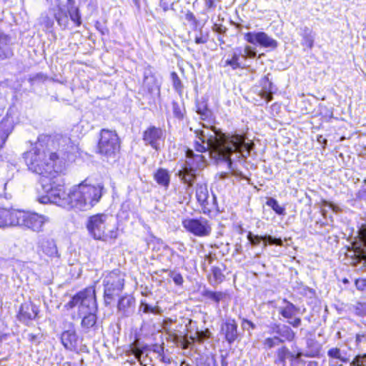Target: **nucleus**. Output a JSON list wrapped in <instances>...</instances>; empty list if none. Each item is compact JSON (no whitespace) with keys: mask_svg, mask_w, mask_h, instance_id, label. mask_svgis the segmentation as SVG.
Returning <instances> with one entry per match:
<instances>
[{"mask_svg":"<svg viewBox=\"0 0 366 366\" xmlns=\"http://www.w3.org/2000/svg\"><path fill=\"white\" fill-rule=\"evenodd\" d=\"M194 149L197 152H209L217 162H222L232 169V161L247 159L254 149V144L246 142L243 134L217 133L214 130L197 132Z\"/></svg>","mask_w":366,"mask_h":366,"instance_id":"nucleus-1","label":"nucleus"},{"mask_svg":"<svg viewBox=\"0 0 366 366\" xmlns=\"http://www.w3.org/2000/svg\"><path fill=\"white\" fill-rule=\"evenodd\" d=\"M63 178H57L50 185L43 183V190L46 195L39 197L38 201L41 204L49 202L58 206L86 211L97 204L102 196L103 186L91 184L84 180L79 184L73 186L66 192Z\"/></svg>","mask_w":366,"mask_h":366,"instance_id":"nucleus-2","label":"nucleus"},{"mask_svg":"<svg viewBox=\"0 0 366 366\" xmlns=\"http://www.w3.org/2000/svg\"><path fill=\"white\" fill-rule=\"evenodd\" d=\"M54 144L51 137L41 134L38 137L34 148L24 153V159L29 169L41 176L43 183L50 185L57 178H62L60 174L63 171V165L55 152L49 148Z\"/></svg>","mask_w":366,"mask_h":366,"instance_id":"nucleus-3","label":"nucleus"},{"mask_svg":"<svg viewBox=\"0 0 366 366\" xmlns=\"http://www.w3.org/2000/svg\"><path fill=\"white\" fill-rule=\"evenodd\" d=\"M76 306L79 307V315L83 316L81 326L86 330L94 327L97 322V305L93 287L80 291L66 304V307L69 308Z\"/></svg>","mask_w":366,"mask_h":366,"instance_id":"nucleus-4","label":"nucleus"},{"mask_svg":"<svg viewBox=\"0 0 366 366\" xmlns=\"http://www.w3.org/2000/svg\"><path fill=\"white\" fill-rule=\"evenodd\" d=\"M86 228L94 239L107 241L118 237V228L114 224V217L107 214L101 213L89 217Z\"/></svg>","mask_w":366,"mask_h":366,"instance_id":"nucleus-5","label":"nucleus"},{"mask_svg":"<svg viewBox=\"0 0 366 366\" xmlns=\"http://www.w3.org/2000/svg\"><path fill=\"white\" fill-rule=\"evenodd\" d=\"M345 256L350 265L357 267L361 264L360 269L366 271V224H362L354 237L351 247H348Z\"/></svg>","mask_w":366,"mask_h":366,"instance_id":"nucleus-6","label":"nucleus"},{"mask_svg":"<svg viewBox=\"0 0 366 366\" xmlns=\"http://www.w3.org/2000/svg\"><path fill=\"white\" fill-rule=\"evenodd\" d=\"M15 227L29 229L34 232H40L46 223L49 222V217L37 212L16 209Z\"/></svg>","mask_w":366,"mask_h":366,"instance_id":"nucleus-7","label":"nucleus"},{"mask_svg":"<svg viewBox=\"0 0 366 366\" xmlns=\"http://www.w3.org/2000/svg\"><path fill=\"white\" fill-rule=\"evenodd\" d=\"M102 284L104 304L109 305L122 291L124 285V274L118 269L109 272L104 275Z\"/></svg>","mask_w":366,"mask_h":366,"instance_id":"nucleus-8","label":"nucleus"},{"mask_svg":"<svg viewBox=\"0 0 366 366\" xmlns=\"http://www.w3.org/2000/svg\"><path fill=\"white\" fill-rule=\"evenodd\" d=\"M120 141L115 131L102 129L98 143V149L100 154L112 157L119 151Z\"/></svg>","mask_w":366,"mask_h":366,"instance_id":"nucleus-9","label":"nucleus"},{"mask_svg":"<svg viewBox=\"0 0 366 366\" xmlns=\"http://www.w3.org/2000/svg\"><path fill=\"white\" fill-rule=\"evenodd\" d=\"M182 227L188 232L197 237H207L212 232L211 224L207 219L186 218L182 220Z\"/></svg>","mask_w":366,"mask_h":366,"instance_id":"nucleus-10","label":"nucleus"},{"mask_svg":"<svg viewBox=\"0 0 366 366\" xmlns=\"http://www.w3.org/2000/svg\"><path fill=\"white\" fill-rule=\"evenodd\" d=\"M244 39L251 44H257L262 47L271 49H275L278 46L277 41L264 31L245 33Z\"/></svg>","mask_w":366,"mask_h":366,"instance_id":"nucleus-11","label":"nucleus"},{"mask_svg":"<svg viewBox=\"0 0 366 366\" xmlns=\"http://www.w3.org/2000/svg\"><path fill=\"white\" fill-rule=\"evenodd\" d=\"M16 209L0 206V228L15 227Z\"/></svg>","mask_w":366,"mask_h":366,"instance_id":"nucleus-12","label":"nucleus"},{"mask_svg":"<svg viewBox=\"0 0 366 366\" xmlns=\"http://www.w3.org/2000/svg\"><path fill=\"white\" fill-rule=\"evenodd\" d=\"M37 251L39 254L41 253L50 257H57L58 251L55 242L52 239L43 237L38 242Z\"/></svg>","mask_w":366,"mask_h":366,"instance_id":"nucleus-13","label":"nucleus"},{"mask_svg":"<svg viewBox=\"0 0 366 366\" xmlns=\"http://www.w3.org/2000/svg\"><path fill=\"white\" fill-rule=\"evenodd\" d=\"M187 161L185 165L189 169H202L206 165L205 157L202 154H194L193 150L187 149L186 152Z\"/></svg>","mask_w":366,"mask_h":366,"instance_id":"nucleus-14","label":"nucleus"},{"mask_svg":"<svg viewBox=\"0 0 366 366\" xmlns=\"http://www.w3.org/2000/svg\"><path fill=\"white\" fill-rule=\"evenodd\" d=\"M221 332L224 335L225 340L229 343H233L238 337L237 324L233 319H227L221 327Z\"/></svg>","mask_w":366,"mask_h":366,"instance_id":"nucleus-15","label":"nucleus"},{"mask_svg":"<svg viewBox=\"0 0 366 366\" xmlns=\"http://www.w3.org/2000/svg\"><path fill=\"white\" fill-rule=\"evenodd\" d=\"M162 131L159 128L151 127L144 133V141L150 144L155 149H158V142L162 139Z\"/></svg>","mask_w":366,"mask_h":366,"instance_id":"nucleus-16","label":"nucleus"},{"mask_svg":"<svg viewBox=\"0 0 366 366\" xmlns=\"http://www.w3.org/2000/svg\"><path fill=\"white\" fill-rule=\"evenodd\" d=\"M135 300L133 297L126 295L120 298L117 308L123 317H129L134 311Z\"/></svg>","mask_w":366,"mask_h":366,"instance_id":"nucleus-17","label":"nucleus"},{"mask_svg":"<svg viewBox=\"0 0 366 366\" xmlns=\"http://www.w3.org/2000/svg\"><path fill=\"white\" fill-rule=\"evenodd\" d=\"M38 312L39 310L36 305L27 303L23 304L19 310V319L20 321L26 323L29 320L35 319Z\"/></svg>","mask_w":366,"mask_h":366,"instance_id":"nucleus-18","label":"nucleus"},{"mask_svg":"<svg viewBox=\"0 0 366 366\" xmlns=\"http://www.w3.org/2000/svg\"><path fill=\"white\" fill-rule=\"evenodd\" d=\"M178 176L181 180L187 185L186 189L187 193L191 194L192 187L197 177L196 170L189 169L187 168V166L185 165L182 169L179 171Z\"/></svg>","mask_w":366,"mask_h":366,"instance_id":"nucleus-19","label":"nucleus"},{"mask_svg":"<svg viewBox=\"0 0 366 366\" xmlns=\"http://www.w3.org/2000/svg\"><path fill=\"white\" fill-rule=\"evenodd\" d=\"M64 347L69 350H74L77 347L78 337L74 330L64 331L61 336Z\"/></svg>","mask_w":366,"mask_h":366,"instance_id":"nucleus-20","label":"nucleus"},{"mask_svg":"<svg viewBox=\"0 0 366 366\" xmlns=\"http://www.w3.org/2000/svg\"><path fill=\"white\" fill-rule=\"evenodd\" d=\"M272 332L278 335L281 339L292 341L295 336V333L292 330V329L285 325H274L272 327Z\"/></svg>","mask_w":366,"mask_h":366,"instance_id":"nucleus-21","label":"nucleus"},{"mask_svg":"<svg viewBox=\"0 0 366 366\" xmlns=\"http://www.w3.org/2000/svg\"><path fill=\"white\" fill-rule=\"evenodd\" d=\"M9 44L10 37L6 34L0 32V60L9 58L12 55Z\"/></svg>","mask_w":366,"mask_h":366,"instance_id":"nucleus-22","label":"nucleus"},{"mask_svg":"<svg viewBox=\"0 0 366 366\" xmlns=\"http://www.w3.org/2000/svg\"><path fill=\"white\" fill-rule=\"evenodd\" d=\"M12 129V121L9 118L4 119L0 124V149L3 147Z\"/></svg>","mask_w":366,"mask_h":366,"instance_id":"nucleus-23","label":"nucleus"},{"mask_svg":"<svg viewBox=\"0 0 366 366\" xmlns=\"http://www.w3.org/2000/svg\"><path fill=\"white\" fill-rule=\"evenodd\" d=\"M242 49L240 47L235 48L233 50L232 56L230 59H227L224 62V66H230L232 69H237L241 68L242 65L239 61Z\"/></svg>","mask_w":366,"mask_h":366,"instance_id":"nucleus-24","label":"nucleus"},{"mask_svg":"<svg viewBox=\"0 0 366 366\" xmlns=\"http://www.w3.org/2000/svg\"><path fill=\"white\" fill-rule=\"evenodd\" d=\"M300 35L302 38V44L309 49H312L314 45L315 36L312 30L307 26L300 28Z\"/></svg>","mask_w":366,"mask_h":366,"instance_id":"nucleus-25","label":"nucleus"},{"mask_svg":"<svg viewBox=\"0 0 366 366\" xmlns=\"http://www.w3.org/2000/svg\"><path fill=\"white\" fill-rule=\"evenodd\" d=\"M196 197L198 202L202 205L208 204L207 199L209 197V191L206 184L198 183L196 187Z\"/></svg>","mask_w":366,"mask_h":366,"instance_id":"nucleus-26","label":"nucleus"},{"mask_svg":"<svg viewBox=\"0 0 366 366\" xmlns=\"http://www.w3.org/2000/svg\"><path fill=\"white\" fill-rule=\"evenodd\" d=\"M143 86L146 87L150 93L156 90L159 91L156 78L152 74L150 71H144Z\"/></svg>","mask_w":366,"mask_h":366,"instance_id":"nucleus-27","label":"nucleus"},{"mask_svg":"<svg viewBox=\"0 0 366 366\" xmlns=\"http://www.w3.org/2000/svg\"><path fill=\"white\" fill-rule=\"evenodd\" d=\"M164 250L168 253L167 259L172 264L180 266L184 264L185 258L179 254L174 249L169 246H165Z\"/></svg>","mask_w":366,"mask_h":366,"instance_id":"nucleus-28","label":"nucleus"},{"mask_svg":"<svg viewBox=\"0 0 366 366\" xmlns=\"http://www.w3.org/2000/svg\"><path fill=\"white\" fill-rule=\"evenodd\" d=\"M279 312L285 318L291 319L297 315L298 309L292 303L284 300V305L279 307Z\"/></svg>","mask_w":366,"mask_h":366,"instance_id":"nucleus-29","label":"nucleus"},{"mask_svg":"<svg viewBox=\"0 0 366 366\" xmlns=\"http://www.w3.org/2000/svg\"><path fill=\"white\" fill-rule=\"evenodd\" d=\"M67 11L70 19L74 21L77 26H79L81 24V16L79 9L74 6V0L67 1Z\"/></svg>","mask_w":366,"mask_h":366,"instance_id":"nucleus-30","label":"nucleus"},{"mask_svg":"<svg viewBox=\"0 0 366 366\" xmlns=\"http://www.w3.org/2000/svg\"><path fill=\"white\" fill-rule=\"evenodd\" d=\"M148 346L144 345L142 347H139L137 345H134L132 348V352L135 356L136 359L142 365H147V354L144 356L145 352L148 350Z\"/></svg>","mask_w":366,"mask_h":366,"instance_id":"nucleus-31","label":"nucleus"},{"mask_svg":"<svg viewBox=\"0 0 366 366\" xmlns=\"http://www.w3.org/2000/svg\"><path fill=\"white\" fill-rule=\"evenodd\" d=\"M154 179L157 182L165 187H167L170 182V176L167 170L159 169L154 174Z\"/></svg>","mask_w":366,"mask_h":366,"instance_id":"nucleus-32","label":"nucleus"},{"mask_svg":"<svg viewBox=\"0 0 366 366\" xmlns=\"http://www.w3.org/2000/svg\"><path fill=\"white\" fill-rule=\"evenodd\" d=\"M55 19L59 25L63 28H66L69 23L67 9L59 8L54 14Z\"/></svg>","mask_w":366,"mask_h":366,"instance_id":"nucleus-33","label":"nucleus"},{"mask_svg":"<svg viewBox=\"0 0 366 366\" xmlns=\"http://www.w3.org/2000/svg\"><path fill=\"white\" fill-rule=\"evenodd\" d=\"M204 296L209 299L217 304H218L220 301L225 299L227 295L222 292H213V291H205L204 293Z\"/></svg>","mask_w":366,"mask_h":366,"instance_id":"nucleus-34","label":"nucleus"},{"mask_svg":"<svg viewBox=\"0 0 366 366\" xmlns=\"http://www.w3.org/2000/svg\"><path fill=\"white\" fill-rule=\"evenodd\" d=\"M266 204L268 207H271L277 214H285V209L283 207L280 206L275 199L272 197L268 198L267 199Z\"/></svg>","mask_w":366,"mask_h":366,"instance_id":"nucleus-35","label":"nucleus"},{"mask_svg":"<svg viewBox=\"0 0 366 366\" xmlns=\"http://www.w3.org/2000/svg\"><path fill=\"white\" fill-rule=\"evenodd\" d=\"M197 112L200 115L202 119H209L212 116V112L207 108L204 102L197 104Z\"/></svg>","mask_w":366,"mask_h":366,"instance_id":"nucleus-36","label":"nucleus"},{"mask_svg":"<svg viewBox=\"0 0 366 366\" xmlns=\"http://www.w3.org/2000/svg\"><path fill=\"white\" fill-rule=\"evenodd\" d=\"M283 342L284 340L282 339L277 336H274L273 337L266 338L263 342V345L265 349L269 350L280 345Z\"/></svg>","mask_w":366,"mask_h":366,"instance_id":"nucleus-37","label":"nucleus"},{"mask_svg":"<svg viewBox=\"0 0 366 366\" xmlns=\"http://www.w3.org/2000/svg\"><path fill=\"white\" fill-rule=\"evenodd\" d=\"M139 311L144 313H152L154 315H159L162 310L158 306L152 307L145 302L142 301L139 306Z\"/></svg>","mask_w":366,"mask_h":366,"instance_id":"nucleus-38","label":"nucleus"},{"mask_svg":"<svg viewBox=\"0 0 366 366\" xmlns=\"http://www.w3.org/2000/svg\"><path fill=\"white\" fill-rule=\"evenodd\" d=\"M350 310L357 316L366 315V302H357L350 307Z\"/></svg>","mask_w":366,"mask_h":366,"instance_id":"nucleus-39","label":"nucleus"},{"mask_svg":"<svg viewBox=\"0 0 366 366\" xmlns=\"http://www.w3.org/2000/svg\"><path fill=\"white\" fill-rule=\"evenodd\" d=\"M275 244L277 246H282L283 241L281 238L274 237L269 234L263 236V247L265 248L267 245Z\"/></svg>","mask_w":366,"mask_h":366,"instance_id":"nucleus-40","label":"nucleus"},{"mask_svg":"<svg viewBox=\"0 0 366 366\" xmlns=\"http://www.w3.org/2000/svg\"><path fill=\"white\" fill-rule=\"evenodd\" d=\"M257 56V50L256 48L254 46H252L250 45H246L242 49L241 56L246 59H253L256 57Z\"/></svg>","mask_w":366,"mask_h":366,"instance_id":"nucleus-41","label":"nucleus"},{"mask_svg":"<svg viewBox=\"0 0 366 366\" xmlns=\"http://www.w3.org/2000/svg\"><path fill=\"white\" fill-rule=\"evenodd\" d=\"M327 355L330 357L338 359L342 362H348V359L341 354V350L337 347H333L327 351Z\"/></svg>","mask_w":366,"mask_h":366,"instance_id":"nucleus-42","label":"nucleus"},{"mask_svg":"<svg viewBox=\"0 0 366 366\" xmlns=\"http://www.w3.org/2000/svg\"><path fill=\"white\" fill-rule=\"evenodd\" d=\"M212 273L214 278V281L216 284L222 282L224 279V275L220 268L217 267H213L212 269Z\"/></svg>","mask_w":366,"mask_h":366,"instance_id":"nucleus-43","label":"nucleus"},{"mask_svg":"<svg viewBox=\"0 0 366 366\" xmlns=\"http://www.w3.org/2000/svg\"><path fill=\"white\" fill-rule=\"evenodd\" d=\"M322 214L323 216H326L327 209L326 208L331 209L334 212L337 213L340 211V208L332 202L323 200L322 202Z\"/></svg>","mask_w":366,"mask_h":366,"instance_id":"nucleus-44","label":"nucleus"},{"mask_svg":"<svg viewBox=\"0 0 366 366\" xmlns=\"http://www.w3.org/2000/svg\"><path fill=\"white\" fill-rule=\"evenodd\" d=\"M171 76L174 89L177 92L181 93L182 91L183 86L182 84L180 79L175 72H172Z\"/></svg>","mask_w":366,"mask_h":366,"instance_id":"nucleus-45","label":"nucleus"},{"mask_svg":"<svg viewBox=\"0 0 366 366\" xmlns=\"http://www.w3.org/2000/svg\"><path fill=\"white\" fill-rule=\"evenodd\" d=\"M350 366H366V354L356 356Z\"/></svg>","mask_w":366,"mask_h":366,"instance_id":"nucleus-46","label":"nucleus"},{"mask_svg":"<svg viewBox=\"0 0 366 366\" xmlns=\"http://www.w3.org/2000/svg\"><path fill=\"white\" fill-rule=\"evenodd\" d=\"M247 239L249 241L252 245L256 246L258 245L261 241H263V236L254 234L249 232L247 234Z\"/></svg>","mask_w":366,"mask_h":366,"instance_id":"nucleus-47","label":"nucleus"},{"mask_svg":"<svg viewBox=\"0 0 366 366\" xmlns=\"http://www.w3.org/2000/svg\"><path fill=\"white\" fill-rule=\"evenodd\" d=\"M169 276L172 279L177 285H182L183 284L184 280L182 275L180 273L170 270Z\"/></svg>","mask_w":366,"mask_h":366,"instance_id":"nucleus-48","label":"nucleus"},{"mask_svg":"<svg viewBox=\"0 0 366 366\" xmlns=\"http://www.w3.org/2000/svg\"><path fill=\"white\" fill-rule=\"evenodd\" d=\"M290 354V352L289 350L285 347H282V348L279 349L277 352L278 357L282 362H284L286 358H287Z\"/></svg>","mask_w":366,"mask_h":366,"instance_id":"nucleus-49","label":"nucleus"},{"mask_svg":"<svg viewBox=\"0 0 366 366\" xmlns=\"http://www.w3.org/2000/svg\"><path fill=\"white\" fill-rule=\"evenodd\" d=\"M185 19L191 23V24L193 26H197V24H198V21L197 20L195 16L194 15V14L191 11H187V14H185Z\"/></svg>","mask_w":366,"mask_h":366,"instance_id":"nucleus-50","label":"nucleus"},{"mask_svg":"<svg viewBox=\"0 0 366 366\" xmlns=\"http://www.w3.org/2000/svg\"><path fill=\"white\" fill-rule=\"evenodd\" d=\"M172 109H173V113L176 117H177V118L183 117V114L179 108L178 103L173 102L172 103Z\"/></svg>","mask_w":366,"mask_h":366,"instance_id":"nucleus-51","label":"nucleus"},{"mask_svg":"<svg viewBox=\"0 0 366 366\" xmlns=\"http://www.w3.org/2000/svg\"><path fill=\"white\" fill-rule=\"evenodd\" d=\"M242 327L243 330H249L250 329L254 330L255 328L254 324L253 322H252L251 321L247 320L246 319H244L242 320Z\"/></svg>","mask_w":366,"mask_h":366,"instance_id":"nucleus-52","label":"nucleus"},{"mask_svg":"<svg viewBox=\"0 0 366 366\" xmlns=\"http://www.w3.org/2000/svg\"><path fill=\"white\" fill-rule=\"evenodd\" d=\"M355 286L359 290H364L366 288V279H357L355 281Z\"/></svg>","mask_w":366,"mask_h":366,"instance_id":"nucleus-53","label":"nucleus"},{"mask_svg":"<svg viewBox=\"0 0 366 366\" xmlns=\"http://www.w3.org/2000/svg\"><path fill=\"white\" fill-rule=\"evenodd\" d=\"M204 1L205 7L207 9H214L216 6L214 0H204Z\"/></svg>","mask_w":366,"mask_h":366,"instance_id":"nucleus-54","label":"nucleus"},{"mask_svg":"<svg viewBox=\"0 0 366 366\" xmlns=\"http://www.w3.org/2000/svg\"><path fill=\"white\" fill-rule=\"evenodd\" d=\"M302 320L300 318L297 317L294 319L293 320H289L288 323L292 325L294 327H297L301 325Z\"/></svg>","mask_w":366,"mask_h":366,"instance_id":"nucleus-55","label":"nucleus"},{"mask_svg":"<svg viewBox=\"0 0 366 366\" xmlns=\"http://www.w3.org/2000/svg\"><path fill=\"white\" fill-rule=\"evenodd\" d=\"M207 41V39L203 36H196L194 41L196 44H204Z\"/></svg>","mask_w":366,"mask_h":366,"instance_id":"nucleus-56","label":"nucleus"},{"mask_svg":"<svg viewBox=\"0 0 366 366\" xmlns=\"http://www.w3.org/2000/svg\"><path fill=\"white\" fill-rule=\"evenodd\" d=\"M262 97L265 99L267 102H269L272 99V94L271 92H267V91H264L262 93Z\"/></svg>","mask_w":366,"mask_h":366,"instance_id":"nucleus-57","label":"nucleus"},{"mask_svg":"<svg viewBox=\"0 0 366 366\" xmlns=\"http://www.w3.org/2000/svg\"><path fill=\"white\" fill-rule=\"evenodd\" d=\"M177 249L179 250L180 252H184L186 251V247L184 244L182 242H177Z\"/></svg>","mask_w":366,"mask_h":366,"instance_id":"nucleus-58","label":"nucleus"},{"mask_svg":"<svg viewBox=\"0 0 366 366\" xmlns=\"http://www.w3.org/2000/svg\"><path fill=\"white\" fill-rule=\"evenodd\" d=\"M164 347L161 345H154V348L153 349V351L154 352H157L159 355H161L163 352Z\"/></svg>","mask_w":366,"mask_h":366,"instance_id":"nucleus-59","label":"nucleus"},{"mask_svg":"<svg viewBox=\"0 0 366 366\" xmlns=\"http://www.w3.org/2000/svg\"><path fill=\"white\" fill-rule=\"evenodd\" d=\"M160 6L162 8L164 11H167L169 9L168 4L166 2H164L162 0L160 1Z\"/></svg>","mask_w":366,"mask_h":366,"instance_id":"nucleus-60","label":"nucleus"},{"mask_svg":"<svg viewBox=\"0 0 366 366\" xmlns=\"http://www.w3.org/2000/svg\"><path fill=\"white\" fill-rule=\"evenodd\" d=\"M207 332H201L199 334V337L201 339V340H204V339H207L208 338V335H207Z\"/></svg>","mask_w":366,"mask_h":366,"instance_id":"nucleus-61","label":"nucleus"},{"mask_svg":"<svg viewBox=\"0 0 366 366\" xmlns=\"http://www.w3.org/2000/svg\"><path fill=\"white\" fill-rule=\"evenodd\" d=\"M227 177H228V173H227V172H222L220 174V178L221 179H226Z\"/></svg>","mask_w":366,"mask_h":366,"instance_id":"nucleus-62","label":"nucleus"},{"mask_svg":"<svg viewBox=\"0 0 366 366\" xmlns=\"http://www.w3.org/2000/svg\"><path fill=\"white\" fill-rule=\"evenodd\" d=\"M214 26L216 27V29H215L216 31H217L219 33H221L222 31V29L220 26H217L216 24V25H214Z\"/></svg>","mask_w":366,"mask_h":366,"instance_id":"nucleus-63","label":"nucleus"},{"mask_svg":"<svg viewBox=\"0 0 366 366\" xmlns=\"http://www.w3.org/2000/svg\"><path fill=\"white\" fill-rule=\"evenodd\" d=\"M329 366H343L342 365H337V364H335L333 361H330L329 362Z\"/></svg>","mask_w":366,"mask_h":366,"instance_id":"nucleus-64","label":"nucleus"}]
</instances>
